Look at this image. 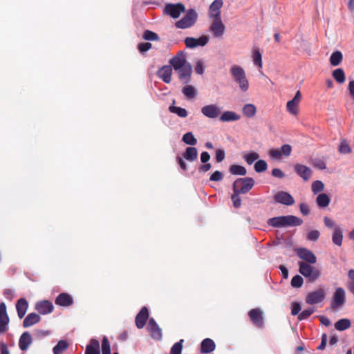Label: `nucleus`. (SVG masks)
<instances>
[{
	"mask_svg": "<svg viewBox=\"0 0 354 354\" xmlns=\"http://www.w3.org/2000/svg\"><path fill=\"white\" fill-rule=\"evenodd\" d=\"M330 201L329 196L325 193L319 194L316 198V203L318 207L321 208L327 207L330 203Z\"/></svg>",
	"mask_w": 354,
	"mask_h": 354,
	"instance_id": "nucleus-31",
	"label": "nucleus"
},
{
	"mask_svg": "<svg viewBox=\"0 0 354 354\" xmlns=\"http://www.w3.org/2000/svg\"><path fill=\"white\" fill-rule=\"evenodd\" d=\"M244 159L248 165H252L254 161L258 160L259 155L258 153L252 151L244 156Z\"/></svg>",
	"mask_w": 354,
	"mask_h": 354,
	"instance_id": "nucleus-48",
	"label": "nucleus"
},
{
	"mask_svg": "<svg viewBox=\"0 0 354 354\" xmlns=\"http://www.w3.org/2000/svg\"><path fill=\"white\" fill-rule=\"evenodd\" d=\"M73 297L68 293L62 292L56 297L55 303L57 306L68 307L73 304Z\"/></svg>",
	"mask_w": 354,
	"mask_h": 354,
	"instance_id": "nucleus-20",
	"label": "nucleus"
},
{
	"mask_svg": "<svg viewBox=\"0 0 354 354\" xmlns=\"http://www.w3.org/2000/svg\"><path fill=\"white\" fill-rule=\"evenodd\" d=\"M342 53L340 51H335L330 57V63L332 66H337L342 62Z\"/></svg>",
	"mask_w": 354,
	"mask_h": 354,
	"instance_id": "nucleus-35",
	"label": "nucleus"
},
{
	"mask_svg": "<svg viewBox=\"0 0 354 354\" xmlns=\"http://www.w3.org/2000/svg\"><path fill=\"white\" fill-rule=\"evenodd\" d=\"M201 113L207 118L214 119L220 115L221 109L216 104H209L201 108Z\"/></svg>",
	"mask_w": 354,
	"mask_h": 354,
	"instance_id": "nucleus-15",
	"label": "nucleus"
},
{
	"mask_svg": "<svg viewBox=\"0 0 354 354\" xmlns=\"http://www.w3.org/2000/svg\"><path fill=\"white\" fill-rule=\"evenodd\" d=\"M274 200L276 203L287 206L292 205L295 203V199L292 195L285 191H279L274 196Z\"/></svg>",
	"mask_w": 354,
	"mask_h": 354,
	"instance_id": "nucleus-9",
	"label": "nucleus"
},
{
	"mask_svg": "<svg viewBox=\"0 0 354 354\" xmlns=\"http://www.w3.org/2000/svg\"><path fill=\"white\" fill-rule=\"evenodd\" d=\"M270 158L274 160H279L282 158V153L279 149H272L268 152Z\"/></svg>",
	"mask_w": 354,
	"mask_h": 354,
	"instance_id": "nucleus-54",
	"label": "nucleus"
},
{
	"mask_svg": "<svg viewBox=\"0 0 354 354\" xmlns=\"http://www.w3.org/2000/svg\"><path fill=\"white\" fill-rule=\"evenodd\" d=\"M257 109L254 104H247L243 108V113L247 118H252L256 114Z\"/></svg>",
	"mask_w": 354,
	"mask_h": 354,
	"instance_id": "nucleus-38",
	"label": "nucleus"
},
{
	"mask_svg": "<svg viewBox=\"0 0 354 354\" xmlns=\"http://www.w3.org/2000/svg\"><path fill=\"white\" fill-rule=\"evenodd\" d=\"M225 29V26L221 19H214L209 28L214 38H221L224 35Z\"/></svg>",
	"mask_w": 354,
	"mask_h": 354,
	"instance_id": "nucleus-10",
	"label": "nucleus"
},
{
	"mask_svg": "<svg viewBox=\"0 0 354 354\" xmlns=\"http://www.w3.org/2000/svg\"><path fill=\"white\" fill-rule=\"evenodd\" d=\"M241 118V116L232 111H224L220 116V120L222 122H232L237 121Z\"/></svg>",
	"mask_w": 354,
	"mask_h": 354,
	"instance_id": "nucleus-26",
	"label": "nucleus"
},
{
	"mask_svg": "<svg viewBox=\"0 0 354 354\" xmlns=\"http://www.w3.org/2000/svg\"><path fill=\"white\" fill-rule=\"evenodd\" d=\"M263 313L259 308H254L249 311L248 316L252 322L259 328L263 326Z\"/></svg>",
	"mask_w": 354,
	"mask_h": 354,
	"instance_id": "nucleus-17",
	"label": "nucleus"
},
{
	"mask_svg": "<svg viewBox=\"0 0 354 354\" xmlns=\"http://www.w3.org/2000/svg\"><path fill=\"white\" fill-rule=\"evenodd\" d=\"M223 5V0H214L209 8V17L214 19H221V8Z\"/></svg>",
	"mask_w": 354,
	"mask_h": 354,
	"instance_id": "nucleus-14",
	"label": "nucleus"
},
{
	"mask_svg": "<svg viewBox=\"0 0 354 354\" xmlns=\"http://www.w3.org/2000/svg\"><path fill=\"white\" fill-rule=\"evenodd\" d=\"M28 308V303L25 298H20L17 300L16 304V309L17 312V315L19 319H22Z\"/></svg>",
	"mask_w": 354,
	"mask_h": 354,
	"instance_id": "nucleus-23",
	"label": "nucleus"
},
{
	"mask_svg": "<svg viewBox=\"0 0 354 354\" xmlns=\"http://www.w3.org/2000/svg\"><path fill=\"white\" fill-rule=\"evenodd\" d=\"M280 150H281L283 156L288 157V156H290V154H291L292 147L288 144H285L281 146Z\"/></svg>",
	"mask_w": 354,
	"mask_h": 354,
	"instance_id": "nucleus-58",
	"label": "nucleus"
},
{
	"mask_svg": "<svg viewBox=\"0 0 354 354\" xmlns=\"http://www.w3.org/2000/svg\"><path fill=\"white\" fill-rule=\"evenodd\" d=\"M267 223L269 226L273 227H285L284 216L270 218L268 220Z\"/></svg>",
	"mask_w": 354,
	"mask_h": 354,
	"instance_id": "nucleus-29",
	"label": "nucleus"
},
{
	"mask_svg": "<svg viewBox=\"0 0 354 354\" xmlns=\"http://www.w3.org/2000/svg\"><path fill=\"white\" fill-rule=\"evenodd\" d=\"M230 73L240 90L243 92L247 91L249 88V82L244 69L240 66L234 65L230 68Z\"/></svg>",
	"mask_w": 354,
	"mask_h": 354,
	"instance_id": "nucleus-2",
	"label": "nucleus"
},
{
	"mask_svg": "<svg viewBox=\"0 0 354 354\" xmlns=\"http://www.w3.org/2000/svg\"><path fill=\"white\" fill-rule=\"evenodd\" d=\"M301 305L299 302H292L291 304V314L292 315H297L301 311Z\"/></svg>",
	"mask_w": 354,
	"mask_h": 354,
	"instance_id": "nucleus-59",
	"label": "nucleus"
},
{
	"mask_svg": "<svg viewBox=\"0 0 354 354\" xmlns=\"http://www.w3.org/2000/svg\"><path fill=\"white\" fill-rule=\"evenodd\" d=\"M182 141L186 145L194 146L197 144V140L192 132H187L183 136Z\"/></svg>",
	"mask_w": 354,
	"mask_h": 354,
	"instance_id": "nucleus-37",
	"label": "nucleus"
},
{
	"mask_svg": "<svg viewBox=\"0 0 354 354\" xmlns=\"http://www.w3.org/2000/svg\"><path fill=\"white\" fill-rule=\"evenodd\" d=\"M102 354H111L109 342L106 337H104L102 341Z\"/></svg>",
	"mask_w": 354,
	"mask_h": 354,
	"instance_id": "nucleus-52",
	"label": "nucleus"
},
{
	"mask_svg": "<svg viewBox=\"0 0 354 354\" xmlns=\"http://www.w3.org/2000/svg\"><path fill=\"white\" fill-rule=\"evenodd\" d=\"M272 175L273 176H274L276 178H283L285 177L284 172L279 168L273 169L272 171Z\"/></svg>",
	"mask_w": 354,
	"mask_h": 354,
	"instance_id": "nucleus-64",
	"label": "nucleus"
},
{
	"mask_svg": "<svg viewBox=\"0 0 354 354\" xmlns=\"http://www.w3.org/2000/svg\"><path fill=\"white\" fill-rule=\"evenodd\" d=\"M142 37L147 41H156L159 39V37L157 33L149 30L144 32Z\"/></svg>",
	"mask_w": 354,
	"mask_h": 354,
	"instance_id": "nucleus-46",
	"label": "nucleus"
},
{
	"mask_svg": "<svg viewBox=\"0 0 354 354\" xmlns=\"http://www.w3.org/2000/svg\"><path fill=\"white\" fill-rule=\"evenodd\" d=\"M240 193L233 192V193L231 195V200L233 203V206L238 209L240 208L241 206V198L240 197Z\"/></svg>",
	"mask_w": 354,
	"mask_h": 354,
	"instance_id": "nucleus-47",
	"label": "nucleus"
},
{
	"mask_svg": "<svg viewBox=\"0 0 354 354\" xmlns=\"http://www.w3.org/2000/svg\"><path fill=\"white\" fill-rule=\"evenodd\" d=\"M351 326L350 319L347 318H342L339 319L335 323V328L339 331H343L349 328Z\"/></svg>",
	"mask_w": 354,
	"mask_h": 354,
	"instance_id": "nucleus-30",
	"label": "nucleus"
},
{
	"mask_svg": "<svg viewBox=\"0 0 354 354\" xmlns=\"http://www.w3.org/2000/svg\"><path fill=\"white\" fill-rule=\"evenodd\" d=\"M149 315L148 308L146 306H143L137 314L135 319L136 326L138 328L141 329L144 328L149 318Z\"/></svg>",
	"mask_w": 354,
	"mask_h": 354,
	"instance_id": "nucleus-16",
	"label": "nucleus"
},
{
	"mask_svg": "<svg viewBox=\"0 0 354 354\" xmlns=\"http://www.w3.org/2000/svg\"><path fill=\"white\" fill-rule=\"evenodd\" d=\"M185 12V6L182 3L166 4L164 12L174 19H177Z\"/></svg>",
	"mask_w": 354,
	"mask_h": 354,
	"instance_id": "nucleus-6",
	"label": "nucleus"
},
{
	"mask_svg": "<svg viewBox=\"0 0 354 354\" xmlns=\"http://www.w3.org/2000/svg\"><path fill=\"white\" fill-rule=\"evenodd\" d=\"M298 264L300 274L308 278L310 282H314L320 277L321 272L319 270L314 266L303 261H299Z\"/></svg>",
	"mask_w": 354,
	"mask_h": 354,
	"instance_id": "nucleus-4",
	"label": "nucleus"
},
{
	"mask_svg": "<svg viewBox=\"0 0 354 354\" xmlns=\"http://www.w3.org/2000/svg\"><path fill=\"white\" fill-rule=\"evenodd\" d=\"M216 348L214 342L210 338L204 339L201 343V353L203 354L210 353Z\"/></svg>",
	"mask_w": 354,
	"mask_h": 354,
	"instance_id": "nucleus-22",
	"label": "nucleus"
},
{
	"mask_svg": "<svg viewBox=\"0 0 354 354\" xmlns=\"http://www.w3.org/2000/svg\"><path fill=\"white\" fill-rule=\"evenodd\" d=\"M147 329L150 333L151 337L156 340H161L162 337V330L153 318H150L147 326Z\"/></svg>",
	"mask_w": 354,
	"mask_h": 354,
	"instance_id": "nucleus-11",
	"label": "nucleus"
},
{
	"mask_svg": "<svg viewBox=\"0 0 354 354\" xmlns=\"http://www.w3.org/2000/svg\"><path fill=\"white\" fill-rule=\"evenodd\" d=\"M223 173L220 171H215L210 176L209 180L218 182V181H221L223 180Z\"/></svg>",
	"mask_w": 354,
	"mask_h": 354,
	"instance_id": "nucleus-57",
	"label": "nucleus"
},
{
	"mask_svg": "<svg viewBox=\"0 0 354 354\" xmlns=\"http://www.w3.org/2000/svg\"><path fill=\"white\" fill-rule=\"evenodd\" d=\"M255 184L254 180L251 177L239 178L232 185L233 192L245 194L248 193Z\"/></svg>",
	"mask_w": 354,
	"mask_h": 354,
	"instance_id": "nucleus-3",
	"label": "nucleus"
},
{
	"mask_svg": "<svg viewBox=\"0 0 354 354\" xmlns=\"http://www.w3.org/2000/svg\"><path fill=\"white\" fill-rule=\"evenodd\" d=\"M152 45L149 42L140 43L138 46V48L140 53H145L151 48Z\"/></svg>",
	"mask_w": 354,
	"mask_h": 354,
	"instance_id": "nucleus-60",
	"label": "nucleus"
},
{
	"mask_svg": "<svg viewBox=\"0 0 354 354\" xmlns=\"http://www.w3.org/2000/svg\"><path fill=\"white\" fill-rule=\"evenodd\" d=\"M225 159V151L223 149H217L216 151V160L218 162H222Z\"/></svg>",
	"mask_w": 354,
	"mask_h": 354,
	"instance_id": "nucleus-63",
	"label": "nucleus"
},
{
	"mask_svg": "<svg viewBox=\"0 0 354 354\" xmlns=\"http://www.w3.org/2000/svg\"><path fill=\"white\" fill-rule=\"evenodd\" d=\"M85 354H100V343L95 339H92L86 346Z\"/></svg>",
	"mask_w": 354,
	"mask_h": 354,
	"instance_id": "nucleus-27",
	"label": "nucleus"
},
{
	"mask_svg": "<svg viewBox=\"0 0 354 354\" xmlns=\"http://www.w3.org/2000/svg\"><path fill=\"white\" fill-rule=\"evenodd\" d=\"M196 38L187 37L185 39V44L187 48H194L198 46Z\"/></svg>",
	"mask_w": 354,
	"mask_h": 354,
	"instance_id": "nucleus-53",
	"label": "nucleus"
},
{
	"mask_svg": "<svg viewBox=\"0 0 354 354\" xmlns=\"http://www.w3.org/2000/svg\"><path fill=\"white\" fill-rule=\"evenodd\" d=\"M198 151L196 147H188L183 153V158L189 162H193L197 159Z\"/></svg>",
	"mask_w": 354,
	"mask_h": 354,
	"instance_id": "nucleus-28",
	"label": "nucleus"
},
{
	"mask_svg": "<svg viewBox=\"0 0 354 354\" xmlns=\"http://www.w3.org/2000/svg\"><path fill=\"white\" fill-rule=\"evenodd\" d=\"M294 171L304 181L308 180L313 174V171L310 167L299 163L294 165Z\"/></svg>",
	"mask_w": 354,
	"mask_h": 354,
	"instance_id": "nucleus-12",
	"label": "nucleus"
},
{
	"mask_svg": "<svg viewBox=\"0 0 354 354\" xmlns=\"http://www.w3.org/2000/svg\"><path fill=\"white\" fill-rule=\"evenodd\" d=\"M325 292L322 288L308 293L306 297V303L309 305L319 304L325 299Z\"/></svg>",
	"mask_w": 354,
	"mask_h": 354,
	"instance_id": "nucleus-8",
	"label": "nucleus"
},
{
	"mask_svg": "<svg viewBox=\"0 0 354 354\" xmlns=\"http://www.w3.org/2000/svg\"><path fill=\"white\" fill-rule=\"evenodd\" d=\"M9 317L8 315L0 316V334L4 333L8 329Z\"/></svg>",
	"mask_w": 354,
	"mask_h": 354,
	"instance_id": "nucleus-40",
	"label": "nucleus"
},
{
	"mask_svg": "<svg viewBox=\"0 0 354 354\" xmlns=\"http://www.w3.org/2000/svg\"><path fill=\"white\" fill-rule=\"evenodd\" d=\"M332 75L333 78L339 83L342 84L345 82L346 77L344 71L342 68H337L333 71Z\"/></svg>",
	"mask_w": 354,
	"mask_h": 354,
	"instance_id": "nucleus-36",
	"label": "nucleus"
},
{
	"mask_svg": "<svg viewBox=\"0 0 354 354\" xmlns=\"http://www.w3.org/2000/svg\"><path fill=\"white\" fill-rule=\"evenodd\" d=\"M53 303L48 300L40 301L35 304V310L41 315L49 314L53 312Z\"/></svg>",
	"mask_w": 354,
	"mask_h": 354,
	"instance_id": "nucleus-18",
	"label": "nucleus"
},
{
	"mask_svg": "<svg viewBox=\"0 0 354 354\" xmlns=\"http://www.w3.org/2000/svg\"><path fill=\"white\" fill-rule=\"evenodd\" d=\"M285 227L300 226L303 220L294 215L284 216Z\"/></svg>",
	"mask_w": 354,
	"mask_h": 354,
	"instance_id": "nucleus-25",
	"label": "nucleus"
},
{
	"mask_svg": "<svg viewBox=\"0 0 354 354\" xmlns=\"http://www.w3.org/2000/svg\"><path fill=\"white\" fill-rule=\"evenodd\" d=\"M339 151L341 153L347 154L351 152V149L346 141H342L339 146Z\"/></svg>",
	"mask_w": 354,
	"mask_h": 354,
	"instance_id": "nucleus-55",
	"label": "nucleus"
},
{
	"mask_svg": "<svg viewBox=\"0 0 354 354\" xmlns=\"http://www.w3.org/2000/svg\"><path fill=\"white\" fill-rule=\"evenodd\" d=\"M253 62L254 64L259 66V68L262 67V56L261 53L258 49H255L252 53Z\"/></svg>",
	"mask_w": 354,
	"mask_h": 354,
	"instance_id": "nucleus-44",
	"label": "nucleus"
},
{
	"mask_svg": "<svg viewBox=\"0 0 354 354\" xmlns=\"http://www.w3.org/2000/svg\"><path fill=\"white\" fill-rule=\"evenodd\" d=\"M198 41V46H205L209 41V37L207 35H202L199 38H196Z\"/></svg>",
	"mask_w": 354,
	"mask_h": 354,
	"instance_id": "nucleus-62",
	"label": "nucleus"
},
{
	"mask_svg": "<svg viewBox=\"0 0 354 354\" xmlns=\"http://www.w3.org/2000/svg\"><path fill=\"white\" fill-rule=\"evenodd\" d=\"M195 72L198 75H203L204 73V66L202 60H198L195 66Z\"/></svg>",
	"mask_w": 354,
	"mask_h": 354,
	"instance_id": "nucleus-61",
	"label": "nucleus"
},
{
	"mask_svg": "<svg viewBox=\"0 0 354 354\" xmlns=\"http://www.w3.org/2000/svg\"><path fill=\"white\" fill-rule=\"evenodd\" d=\"M345 302H346L345 290L341 287L336 288V290L334 292L333 297L331 304H330L331 308L333 310H335L339 307H342V306L344 305Z\"/></svg>",
	"mask_w": 354,
	"mask_h": 354,
	"instance_id": "nucleus-7",
	"label": "nucleus"
},
{
	"mask_svg": "<svg viewBox=\"0 0 354 354\" xmlns=\"http://www.w3.org/2000/svg\"><path fill=\"white\" fill-rule=\"evenodd\" d=\"M183 94L188 99H192L197 95V90L192 85H187L182 89Z\"/></svg>",
	"mask_w": 354,
	"mask_h": 354,
	"instance_id": "nucleus-32",
	"label": "nucleus"
},
{
	"mask_svg": "<svg viewBox=\"0 0 354 354\" xmlns=\"http://www.w3.org/2000/svg\"><path fill=\"white\" fill-rule=\"evenodd\" d=\"M324 188V183L320 180H315L312 183L311 189L314 194L322 192Z\"/></svg>",
	"mask_w": 354,
	"mask_h": 354,
	"instance_id": "nucleus-49",
	"label": "nucleus"
},
{
	"mask_svg": "<svg viewBox=\"0 0 354 354\" xmlns=\"http://www.w3.org/2000/svg\"><path fill=\"white\" fill-rule=\"evenodd\" d=\"M297 255L298 256L299 258L306 261L308 263L314 264L317 262V257L315 255V254L312 251L306 248H298L297 250Z\"/></svg>",
	"mask_w": 354,
	"mask_h": 354,
	"instance_id": "nucleus-13",
	"label": "nucleus"
},
{
	"mask_svg": "<svg viewBox=\"0 0 354 354\" xmlns=\"http://www.w3.org/2000/svg\"><path fill=\"white\" fill-rule=\"evenodd\" d=\"M342 232L339 227H335L332 236L333 243L338 246H341L342 244Z\"/></svg>",
	"mask_w": 354,
	"mask_h": 354,
	"instance_id": "nucleus-33",
	"label": "nucleus"
},
{
	"mask_svg": "<svg viewBox=\"0 0 354 354\" xmlns=\"http://www.w3.org/2000/svg\"><path fill=\"white\" fill-rule=\"evenodd\" d=\"M68 343L65 340H59L56 346H54L53 351L54 354H60L68 347Z\"/></svg>",
	"mask_w": 354,
	"mask_h": 354,
	"instance_id": "nucleus-41",
	"label": "nucleus"
},
{
	"mask_svg": "<svg viewBox=\"0 0 354 354\" xmlns=\"http://www.w3.org/2000/svg\"><path fill=\"white\" fill-rule=\"evenodd\" d=\"M315 309L314 308H308L307 309L304 310L300 314L298 315V319L299 321L308 319L314 312Z\"/></svg>",
	"mask_w": 354,
	"mask_h": 354,
	"instance_id": "nucleus-51",
	"label": "nucleus"
},
{
	"mask_svg": "<svg viewBox=\"0 0 354 354\" xmlns=\"http://www.w3.org/2000/svg\"><path fill=\"white\" fill-rule=\"evenodd\" d=\"M299 103L295 102V100H290L287 102V110L292 115H296L298 113V107Z\"/></svg>",
	"mask_w": 354,
	"mask_h": 354,
	"instance_id": "nucleus-43",
	"label": "nucleus"
},
{
	"mask_svg": "<svg viewBox=\"0 0 354 354\" xmlns=\"http://www.w3.org/2000/svg\"><path fill=\"white\" fill-rule=\"evenodd\" d=\"M171 68L178 72V78L183 84H188L191 81L192 66L186 60V55L183 51H179L170 60Z\"/></svg>",
	"mask_w": 354,
	"mask_h": 354,
	"instance_id": "nucleus-1",
	"label": "nucleus"
},
{
	"mask_svg": "<svg viewBox=\"0 0 354 354\" xmlns=\"http://www.w3.org/2000/svg\"><path fill=\"white\" fill-rule=\"evenodd\" d=\"M254 168L256 172L261 173L267 169L268 164L263 160H259L254 163Z\"/></svg>",
	"mask_w": 354,
	"mask_h": 354,
	"instance_id": "nucleus-42",
	"label": "nucleus"
},
{
	"mask_svg": "<svg viewBox=\"0 0 354 354\" xmlns=\"http://www.w3.org/2000/svg\"><path fill=\"white\" fill-rule=\"evenodd\" d=\"M320 233L317 230H310L307 234V239L311 241H316L319 238Z\"/></svg>",
	"mask_w": 354,
	"mask_h": 354,
	"instance_id": "nucleus-56",
	"label": "nucleus"
},
{
	"mask_svg": "<svg viewBox=\"0 0 354 354\" xmlns=\"http://www.w3.org/2000/svg\"><path fill=\"white\" fill-rule=\"evenodd\" d=\"M304 279L300 275H295L291 279V286L292 288H301L303 285Z\"/></svg>",
	"mask_w": 354,
	"mask_h": 354,
	"instance_id": "nucleus-50",
	"label": "nucleus"
},
{
	"mask_svg": "<svg viewBox=\"0 0 354 354\" xmlns=\"http://www.w3.org/2000/svg\"><path fill=\"white\" fill-rule=\"evenodd\" d=\"M197 19V12L194 9L190 8L187 11L185 15L182 19L175 23V26L178 28L186 29L194 26Z\"/></svg>",
	"mask_w": 354,
	"mask_h": 354,
	"instance_id": "nucleus-5",
	"label": "nucleus"
},
{
	"mask_svg": "<svg viewBox=\"0 0 354 354\" xmlns=\"http://www.w3.org/2000/svg\"><path fill=\"white\" fill-rule=\"evenodd\" d=\"M184 339H180L179 342H176L171 348L170 354H181L183 350V344Z\"/></svg>",
	"mask_w": 354,
	"mask_h": 354,
	"instance_id": "nucleus-45",
	"label": "nucleus"
},
{
	"mask_svg": "<svg viewBox=\"0 0 354 354\" xmlns=\"http://www.w3.org/2000/svg\"><path fill=\"white\" fill-rule=\"evenodd\" d=\"M32 342L30 333L28 331L24 332L19 339V347L21 351H26Z\"/></svg>",
	"mask_w": 354,
	"mask_h": 354,
	"instance_id": "nucleus-21",
	"label": "nucleus"
},
{
	"mask_svg": "<svg viewBox=\"0 0 354 354\" xmlns=\"http://www.w3.org/2000/svg\"><path fill=\"white\" fill-rule=\"evenodd\" d=\"M41 320L40 316L35 313H29L24 319L23 322V327L24 328H28L34 324L39 322Z\"/></svg>",
	"mask_w": 354,
	"mask_h": 354,
	"instance_id": "nucleus-24",
	"label": "nucleus"
},
{
	"mask_svg": "<svg viewBox=\"0 0 354 354\" xmlns=\"http://www.w3.org/2000/svg\"><path fill=\"white\" fill-rule=\"evenodd\" d=\"M172 68L171 66L165 65L157 71V75L164 82L169 84L171 80Z\"/></svg>",
	"mask_w": 354,
	"mask_h": 354,
	"instance_id": "nucleus-19",
	"label": "nucleus"
},
{
	"mask_svg": "<svg viewBox=\"0 0 354 354\" xmlns=\"http://www.w3.org/2000/svg\"><path fill=\"white\" fill-rule=\"evenodd\" d=\"M169 111L171 113H176L178 116L180 118H186L188 115L187 111L185 109L180 106L171 105L169 107Z\"/></svg>",
	"mask_w": 354,
	"mask_h": 354,
	"instance_id": "nucleus-39",
	"label": "nucleus"
},
{
	"mask_svg": "<svg viewBox=\"0 0 354 354\" xmlns=\"http://www.w3.org/2000/svg\"><path fill=\"white\" fill-rule=\"evenodd\" d=\"M229 171L233 175L245 176L247 174L246 169L243 166L238 165H231Z\"/></svg>",
	"mask_w": 354,
	"mask_h": 354,
	"instance_id": "nucleus-34",
	"label": "nucleus"
}]
</instances>
